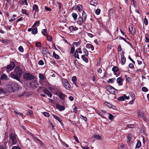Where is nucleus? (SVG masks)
<instances>
[{
	"label": "nucleus",
	"mask_w": 149,
	"mask_h": 149,
	"mask_svg": "<svg viewBox=\"0 0 149 149\" xmlns=\"http://www.w3.org/2000/svg\"><path fill=\"white\" fill-rule=\"evenodd\" d=\"M22 71L18 67H16L13 72H11L9 76L17 81H20Z\"/></svg>",
	"instance_id": "nucleus-1"
},
{
	"label": "nucleus",
	"mask_w": 149,
	"mask_h": 149,
	"mask_svg": "<svg viewBox=\"0 0 149 149\" xmlns=\"http://www.w3.org/2000/svg\"><path fill=\"white\" fill-rule=\"evenodd\" d=\"M34 76L29 73H26L23 75V78L25 80H29L34 79Z\"/></svg>",
	"instance_id": "nucleus-2"
},
{
	"label": "nucleus",
	"mask_w": 149,
	"mask_h": 149,
	"mask_svg": "<svg viewBox=\"0 0 149 149\" xmlns=\"http://www.w3.org/2000/svg\"><path fill=\"white\" fill-rule=\"evenodd\" d=\"M107 91L113 94H116L117 93V90L111 86H108L106 87Z\"/></svg>",
	"instance_id": "nucleus-3"
},
{
	"label": "nucleus",
	"mask_w": 149,
	"mask_h": 149,
	"mask_svg": "<svg viewBox=\"0 0 149 149\" xmlns=\"http://www.w3.org/2000/svg\"><path fill=\"white\" fill-rule=\"evenodd\" d=\"M9 136L12 141L13 144H16L17 141L15 134L13 133H12L10 134Z\"/></svg>",
	"instance_id": "nucleus-4"
},
{
	"label": "nucleus",
	"mask_w": 149,
	"mask_h": 149,
	"mask_svg": "<svg viewBox=\"0 0 149 149\" xmlns=\"http://www.w3.org/2000/svg\"><path fill=\"white\" fill-rule=\"evenodd\" d=\"M62 81L64 87L67 90L69 89L71 87V86L68 82V80L65 79H63Z\"/></svg>",
	"instance_id": "nucleus-5"
},
{
	"label": "nucleus",
	"mask_w": 149,
	"mask_h": 149,
	"mask_svg": "<svg viewBox=\"0 0 149 149\" xmlns=\"http://www.w3.org/2000/svg\"><path fill=\"white\" fill-rule=\"evenodd\" d=\"M15 67L14 62L11 63L9 65H7L6 67L7 72L9 73L10 71L12 70Z\"/></svg>",
	"instance_id": "nucleus-6"
},
{
	"label": "nucleus",
	"mask_w": 149,
	"mask_h": 149,
	"mask_svg": "<svg viewBox=\"0 0 149 149\" xmlns=\"http://www.w3.org/2000/svg\"><path fill=\"white\" fill-rule=\"evenodd\" d=\"M56 95L61 99L64 100L65 95L63 94V93L58 91H57L56 92Z\"/></svg>",
	"instance_id": "nucleus-7"
},
{
	"label": "nucleus",
	"mask_w": 149,
	"mask_h": 149,
	"mask_svg": "<svg viewBox=\"0 0 149 149\" xmlns=\"http://www.w3.org/2000/svg\"><path fill=\"white\" fill-rule=\"evenodd\" d=\"M28 31L29 32L32 31V33L33 34H36L38 32L37 28L35 27L32 28H30L28 29Z\"/></svg>",
	"instance_id": "nucleus-8"
},
{
	"label": "nucleus",
	"mask_w": 149,
	"mask_h": 149,
	"mask_svg": "<svg viewBox=\"0 0 149 149\" xmlns=\"http://www.w3.org/2000/svg\"><path fill=\"white\" fill-rule=\"evenodd\" d=\"M125 99L129 100V96H127L125 94H124L123 96L119 97L118 98V100L119 101H123Z\"/></svg>",
	"instance_id": "nucleus-9"
},
{
	"label": "nucleus",
	"mask_w": 149,
	"mask_h": 149,
	"mask_svg": "<svg viewBox=\"0 0 149 149\" xmlns=\"http://www.w3.org/2000/svg\"><path fill=\"white\" fill-rule=\"evenodd\" d=\"M120 56L121 58V62L123 65L124 64L126 61V58L124 55V52H122V53L120 54Z\"/></svg>",
	"instance_id": "nucleus-10"
},
{
	"label": "nucleus",
	"mask_w": 149,
	"mask_h": 149,
	"mask_svg": "<svg viewBox=\"0 0 149 149\" xmlns=\"http://www.w3.org/2000/svg\"><path fill=\"white\" fill-rule=\"evenodd\" d=\"M123 81V80L121 77L118 78L116 80L117 83L120 86L122 85V82Z\"/></svg>",
	"instance_id": "nucleus-11"
},
{
	"label": "nucleus",
	"mask_w": 149,
	"mask_h": 149,
	"mask_svg": "<svg viewBox=\"0 0 149 149\" xmlns=\"http://www.w3.org/2000/svg\"><path fill=\"white\" fill-rule=\"evenodd\" d=\"M44 92L47 95L50 97H51L52 96V93L47 90L44 89L43 90Z\"/></svg>",
	"instance_id": "nucleus-12"
},
{
	"label": "nucleus",
	"mask_w": 149,
	"mask_h": 149,
	"mask_svg": "<svg viewBox=\"0 0 149 149\" xmlns=\"http://www.w3.org/2000/svg\"><path fill=\"white\" fill-rule=\"evenodd\" d=\"M12 85L13 87V91L15 90L18 91L19 90V86L17 84L14 83H12Z\"/></svg>",
	"instance_id": "nucleus-13"
},
{
	"label": "nucleus",
	"mask_w": 149,
	"mask_h": 149,
	"mask_svg": "<svg viewBox=\"0 0 149 149\" xmlns=\"http://www.w3.org/2000/svg\"><path fill=\"white\" fill-rule=\"evenodd\" d=\"M56 106L57 108L60 111H63L65 109L64 106H61L58 104H57Z\"/></svg>",
	"instance_id": "nucleus-14"
},
{
	"label": "nucleus",
	"mask_w": 149,
	"mask_h": 149,
	"mask_svg": "<svg viewBox=\"0 0 149 149\" xmlns=\"http://www.w3.org/2000/svg\"><path fill=\"white\" fill-rule=\"evenodd\" d=\"M84 20L83 18L81 17L78 18V19L77 23L80 25H81L83 23Z\"/></svg>",
	"instance_id": "nucleus-15"
},
{
	"label": "nucleus",
	"mask_w": 149,
	"mask_h": 149,
	"mask_svg": "<svg viewBox=\"0 0 149 149\" xmlns=\"http://www.w3.org/2000/svg\"><path fill=\"white\" fill-rule=\"evenodd\" d=\"M52 116L56 120L58 121L62 125H63V123L62 122V121L61 120L59 117H58L57 116L55 115L54 114L52 115Z\"/></svg>",
	"instance_id": "nucleus-16"
},
{
	"label": "nucleus",
	"mask_w": 149,
	"mask_h": 149,
	"mask_svg": "<svg viewBox=\"0 0 149 149\" xmlns=\"http://www.w3.org/2000/svg\"><path fill=\"white\" fill-rule=\"evenodd\" d=\"M0 79L1 80H8L9 79L8 76L5 74H3L0 77Z\"/></svg>",
	"instance_id": "nucleus-17"
},
{
	"label": "nucleus",
	"mask_w": 149,
	"mask_h": 149,
	"mask_svg": "<svg viewBox=\"0 0 149 149\" xmlns=\"http://www.w3.org/2000/svg\"><path fill=\"white\" fill-rule=\"evenodd\" d=\"M86 47L89 49H91L92 51H93L94 49V47L90 44H87Z\"/></svg>",
	"instance_id": "nucleus-18"
},
{
	"label": "nucleus",
	"mask_w": 149,
	"mask_h": 149,
	"mask_svg": "<svg viewBox=\"0 0 149 149\" xmlns=\"http://www.w3.org/2000/svg\"><path fill=\"white\" fill-rule=\"evenodd\" d=\"M97 2L96 0H91L90 1V4L93 6H96L97 5Z\"/></svg>",
	"instance_id": "nucleus-19"
},
{
	"label": "nucleus",
	"mask_w": 149,
	"mask_h": 149,
	"mask_svg": "<svg viewBox=\"0 0 149 149\" xmlns=\"http://www.w3.org/2000/svg\"><path fill=\"white\" fill-rule=\"evenodd\" d=\"M33 10L35 12H38L39 11L38 6L37 5L34 4L33 8Z\"/></svg>",
	"instance_id": "nucleus-20"
},
{
	"label": "nucleus",
	"mask_w": 149,
	"mask_h": 149,
	"mask_svg": "<svg viewBox=\"0 0 149 149\" xmlns=\"http://www.w3.org/2000/svg\"><path fill=\"white\" fill-rule=\"evenodd\" d=\"M69 29L70 31H73L77 30L78 28L76 27H74L73 26H71L69 27Z\"/></svg>",
	"instance_id": "nucleus-21"
},
{
	"label": "nucleus",
	"mask_w": 149,
	"mask_h": 149,
	"mask_svg": "<svg viewBox=\"0 0 149 149\" xmlns=\"http://www.w3.org/2000/svg\"><path fill=\"white\" fill-rule=\"evenodd\" d=\"M8 90V91L10 92L11 91H13V86L12 85H12L9 84L7 86Z\"/></svg>",
	"instance_id": "nucleus-22"
},
{
	"label": "nucleus",
	"mask_w": 149,
	"mask_h": 149,
	"mask_svg": "<svg viewBox=\"0 0 149 149\" xmlns=\"http://www.w3.org/2000/svg\"><path fill=\"white\" fill-rule=\"evenodd\" d=\"M93 137L95 139H98V140H101L102 139V136L97 134H94Z\"/></svg>",
	"instance_id": "nucleus-23"
},
{
	"label": "nucleus",
	"mask_w": 149,
	"mask_h": 149,
	"mask_svg": "<svg viewBox=\"0 0 149 149\" xmlns=\"http://www.w3.org/2000/svg\"><path fill=\"white\" fill-rule=\"evenodd\" d=\"M41 33L44 36H46L48 34L47 30L46 29H43Z\"/></svg>",
	"instance_id": "nucleus-24"
},
{
	"label": "nucleus",
	"mask_w": 149,
	"mask_h": 149,
	"mask_svg": "<svg viewBox=\"0 0 149 149\" xmlns=\"http://www.w3.org/2000/svg\"><path fill=\"white\" fill-rule=\"evenodd\" d=\"M129 30L131 33H135V30L133 28L132 25H130L129 26Z\"/></svg>",
	"instance_id": "nucleus-25"
},
{
	"label": "nucleus",
	"mask_w": 149,
	"mask_h": 149,
	"mask_svg": "<svg viewBox=\"0 0 149 149\" xmlns=\"http://www.w3.org/2000/svg\"><path fill=\"white\" fill-rule=\"evenodd\" d=\"M144 116L142 111H139L138 112V116L139 118H141Z\"/></svg>",
	"instance_id": "nucleus-26"
},
{
	"label": "nucleus",
	"mask_w": 149,
	"mask_h": 149,
	"mask_svg": "<svg viewBox=\"0 0 149 149\" xmlns=\"http://www.w3.org/2000/svg\"><path fill=\"white\" fill-rule=\"evenodd\" d=\"M77 9L79 12H81L83 9V6L81 5H78L77 7Z\"/></svg>",
	"instance_id": "nucleus-27"
},
{
	"label": "nucleus",
	"mask_w": 149,
	"mask_h": 149,
	"mask_svg": "<svg viewBox=\"0 0 149 149\" xmlns=\"http://www.w3.org/2000/svg\"><path fill=\"white\" fill-rule=\"evenodd\" d=\"M72 16L74 18V21H76L77 18V15L76 13H72Z\"/></svg>",
	"instance_id": "nucleus-28"
},
{
	"label": "nucleus",
	"mask_w": 149,
	"mask_h": 149,
	"mask_svg": "<svg viewBox=\"0 0 149 149\" xmlns=\"http://www.w3.org/2000/svg\"><path fill=\"white\" fill-rule=\"evenodd\" d=\"M43 53L45 54H49V51L47 49L44 48L43 49Z\"/></svg>",
	"instance_id": "nucleus-29"
},
{
	"label": "nucleus",
	"mask_w": 149,
	"mask_h": 149,
	"mask_svg": "<svg viewBox=\"0 0 149 149\" xmlns=\"http://www.w3.org/2000/svg\"><path fill=\"white\" fill-rule=\"evenodd\" d=\"M141 146V143L140 141H138L136 145V148H139Z\"/></svg>",
	"instance_id": "nucleus-30"
},
{
	"label": "nucleus",
	"mask_w": 149,
	"mask_h": 149,
	"mask_svg": "<svg viewBox=\"0 0 149 149\" xmlns=\"http://www.w3.org/2000/svg\"><path fill=\"white\" fill-rule=\"evenodd\" d=\"M39 78L40 79L43 80H45V77L44 76V75L41 73H39Z\"/></svg>",
	"instance_id": "nucleus-31"
},
{
	"label": "nucleus",
	"mask_w": 149,
	"mask_h": 149,
	"mask_svg": "<svg viewBox=\"0 0 149 149\" xmlns=\"http://www.w3.org/2000/svg\"><path fill=\"white\" fill-rule=\"evenodd\" d=\"M127 142H129L130 141L132 138V135L131 134H129L127 136Z\"/></svg>",
	"instance_id": "nucleus-32"
},
{
	"label": "nucleus",
	"mask_w": 149,
	"mask_h": 149,
	"mask_svg": "<svg viewBox=\"0 0 149 149\" xmlns=\"http://www.w3.org/2000/svg\"><path fill=\"white\" fill-rule=\"evenodd\" d=\"M84 55H82L81 56L82 58L84 61H85L86 63H87L88 61V59L87 58L85 57Z\"/></svg>",
	"instance_id": "nucleus-33"
},
{
	"label": "nucleus",
	"mask_w": 149,
	"mask_h": 149,
	"mask_svg": "<svg viewBox=\"0 0 149 149\" xmlns=\"http://www.w3.org/2000/svg\"><path fill=\"white\" fill-rule=\"evenodd\" d=\"M116 80V79L115 78H113L111 79H109L108 81V83H113L114 81H115Z\"/></svg>",
	"instance_id": "nucleus-34"
},
{
	"label": "nucleus",
	"mask_w": 149,
	"mask_h": 149,
	"mask_svg": "<svg viewBox=\"0 0 149 149\" xmlns=\"http://www.w3.org/2000/svg\"><path fill=\"white\" fill-rule=\"evenodd\" d=\"M129 94L130 97L132 98V100H135V95L132 93H130Z\"/></svg>",
	"instance_id": "nucleus-35"
},
{
	"label": "nucleus",
	"mask_w": 149,
	"mask_h": 149,
	"mask_svg": "<svg viewBox=\"0 0 149 149\" xmlns=\"http://www.w3.org/2000/svg\"><path fill=\"white\" fill-rule=\"evenodd\" d=\"M53 56L54 58H55L56 59H58L59 58V56L56 54V53L54 52H53Z\"/></svg>",
	"instance_id": "nucleus-36"
},
{
	"label": "nucleus",
	"mask_w": 149,
	"mask_h": 149,
	"mask_svg": "<svg viewBox=\"0 0 149 149\" xmlns=\"http://www.w3.org/2000/svg\"><path fill=\"white\" fill-rule=\"evenodd\" d=\"M83 51L85 54L84 55L88 56V54L87 50L86 49L84 48L83 49Z\"/></svg>",
	"instance_id": "nucleus-37"
},
{
	"label": "nucleus",
	"mask_w": 149,
	"mask_h": 149,
	"mask_svg": "<svg viewBox=\"0 0 149 149\" xmlns=\"http://www.w3.org/2000/svg\"><path fill=\"white\" fill-rule=\"evenodd\" d=\"M36 45L37 47L39 48L41 47V44L40 42H37L36 44Z\"/></svg>",
	"instance_id": "nucleus-38"
},
{
	"label": "nucleus",
	"mask_w": 149,
	"mask_h": 149,
	"mask_svg": "<svg viewBox=\"0 0 149 149\" xmlns=\"http://www.w3.org/2000/svg\"><path fill=\"white\" fill-rule=\"evenodd\" d=\"M127 126L128 128H133L135 127L134 125L133 124H128Z\"/></svg>",
	"instance_id": "nucleus-39"
},
{
	"label": "nucleus",
	"mask_w": 149,
	"mask_h": 149,
	"mask_svg": "<svg viewBox=\"0 0 149 149\" xmlns=\"http://www.w3.org/2000/svg\"><path fill=\"white\" fill-rule=\"evenodd\" d=\"M76 80H77V78H76V77L75 76H74L72 78V82L74 83L75 84L76 82Z\"/></svg>",
	"instance_id": "nucleus-40"
},
{
	"label": "nucleus",
	"mask_w": 149,
	"mask_h": 149,
	"mask_svg": "<svg viewBox=\"0 0 149 149\" xmlns=\"http://www.w3.org/2000/svg\"><path fill=\"white\" fill-rule=\"evenodd\" d=\"M100 11L101 10L100 9H97L95 10V13L96 15H99L100 14Z\"/></svg>",
	"instance_id": "nucleus-41"
},
{
	"label": "nucleus",
	"mask_w": 149,
	"mask_h": 149,
	"mask_svg": "<svg viewBox=\"0 0 149 149\" xmlns=\"http://www.w3.org/2000/svg\"><path fill=\"white\" fill-rule=\"evenodd\" d=\"M112 71L114 72H116L118 70V68L116 66H114L112 69Z\"/></svg>",
	"instance_id": "nucleus-42"
},
{
	"label": "nucleus",
	"mask_w": 149,
	"mask_h": 149,
	"mask_svg": "<svg viewBox=\"0 0 149 149\" xmlns=\"http://www.w3.org/2000/svg\"><path fill=\"white\" fill-rule=\"evenodd\" d=\"M73 44L74 45H76L77 47H78L80 45V43L79 42V41L78 42H74Z\"/></svg>",
	"instance_id": "nucleus-43"
},
{
	"label": "nucleus",
	"mask_w": 149,
	"mask_h": 149,
	"mask_svg": "<svg viewBox=\"0 0 149 149\" xmlns=\"http://www.w3.org/2000/svg\"><path fill=\"white\" fill-rule=\"evenodd\" d=\"M74 56L75 57L77 58L78 59H79V56L78 53L76 52H75L74 53Z\"/></svg>",
	"instance_id": "nucleus-44"
},
{
	"label": "nucleus",
	"mask_w": 149,
	"mask_h": 149,
	"mask_svg": "<svg viewBox=\"0 0 149 149\" xmlns=\"http://www.w3.org/2000/svg\"><path fill=\"white\" fill-rule=\"evenodd\" d=\"M47 40H48L49 42H51L52 41V38L49 35V36H47Z\"/></svg>",
	"instance_id": "nucleus-45"
},
{
	"label": "nucleus",
	"mask_w": 149,
	"mask_h": 149,
	"mask_svg": "<svg viewBox=\"0 0 149 149\" xmlns=\"http://www.w3.org/2000/svg\"><path fill=\"white\" fill-rule=\"evenodd\" d=\"M75 52H77L78 53H79L80 54H81L82 53V51L81 50L80 48H78L77 49H76Z\"/></svg>",
	"instance_id": "nucleus-46"
},
{
	"label": "nucleus",
	"mask_w": 149,
	"mask_h": 149,
	"mask_svg": "<svg viewBox=\"0 0 149 149\" xmlns=\"http://www.w3.org/2000/svg\"><path fill=\"white\" fill-rule=\"evenodd\" d=\"M142 90L144 92H147L148 91L147 88L145 87H143L142 88Z\"/></svg>",
	"instance_id": "nucleus-47"
},
{
	"label": "nucleus",
	"mask_w": 149,
	"mask_h": 149,
	"mask_svg": "<svg viewBox=\"0 0 149 149\" xmlns=\"http://www.w3.org/2000/svg\"><path fill=\"white\" fill-rule=\"evenodd\" d=\"M75 51V48L74 47H71L70 52L71 54H73Z\"/></svg>",
	"instance_id": "nucleus-48"
},
{
	"label": "nucleus",
	"mask_w": 149,
	"mask_h": 149,
	"mask_svg": "<svg viewBox=\"0 0 149 149\" xmlns=\"http://www.w3.org/2000/svg\"><path fill=\"white\" fill-rule=\"evenodd\" d=\"M43 115L46 117H49V114L48 113L45 112L43 113Z\"/></svg>",
	"instance_id": "nucleus-49"
},
{
	"label": "nucleus",
	"mask_w": 149,
	"mask_h": 149,
	"mask_svg": "<svg viewBox=\"0 0 149 149\" xmlns=\"http://www.w3.org/2000/svg\"><path fill=\"white\" fill-rule=\"evenodd\" d=\"M19 51L21 52H23V51H24V49L23 48V47H22V46H20V47H19Z\"/></svg>",
	"instance_id": "nucleus-50"
},
{
	"label": "nucleus",
	"mask_w": 149,
	"mask_h": 149,
	"mask_svg": "<svg viewBox=\"0 0 149 149\" xmlns=\"http://www.w3.org/2000/svg\"><path fill=\"white\" fill-rule=\"evenodd\" d=\"M104 104L106 105L109 108H110L111 107V105L107 102H105Z\"/></svg>",
	"instance_id": "nucleus-51"
},
{
	"label": "nucleus",
	"mask_w": 149,
	"mask_h": 149,
	"mask_svg": "<svg viewBox=\"0 0 149 149\" xmlns=\"http://www.w3.org/2000/svg\"><path fill=\"white\" fill-rule=\"evenodd\" d=\"M84 13L85 14V13L84 12V11H83V13H82V18H83V20H84V21H85L86 19V15H85L84 16Z\"/></svg>",
	"instance_id": "nucleus-52"
},
{
	"label": "nucleus",
	"mask_w": 149,
	"mask_h": 149,
	"mask_svg": "<svg viewBox=\"0 0 149 149\" xmlns=\"http://www.w3.org/2000/svg\"><path fill=\"white\" fill-rule=\"evenodd\" d=\"M27 113H28V115H31L32 114L33 112L32 111V110H29L28 111Z\"/></svg>",
	"instance_id": "nucleus-53"
},
{
	"label": "nucleus",
	"mask_w": 149,
	"mask_h": 149,
	"mask_svg": "<svg viewBox=\"0 0 149 149\" xmlns=\"http://www.w3.org/2000/svg\"><path fill=\"white\" fill-rule=\"evenodd\" d=\"M38 63L40 65H42L44 64V63L42 60H40L39 61Z\"/></svg>",
	"instance_id": "nucleus-54"
},
{
	"label": "nucleus",
	"mask_w": 149,
	"mask_h": 149,
	"mask_svg": "<svg viewBox=\"0 0 149 149\" xmlns=\"http://www.w3.org/2000/svg\"><path fill=\"white\" fill-rule=\"evenodd\" d=\"M5 94V91L3 90V88H0V94Z\"/></svg>",
	"instance_id": "nucleus-55"
},
{
	"label": "nucleus",
	"mask_w": 149,
	"mask_h": 149,
	"mask_svg": "<svg viewBox=\"0 0 149 149\" xmlns=\"http://www.w3.org/2000/svg\"><path fill=\"white\" fill-rule=\"evenodd\" d=\"M144 23L146 25L148 24V21L147 19L146 18H145L144 19Z\"/></svg>",
	"instance_id": "nucleus-56"
},
{
	"label": "nucleus",
	"mask_w": 149,
	"mask_h": 149,
	"mask_svg": "<svg viewBox=\"0 0 149 149\" xmlns=\"http://www.w3.org/2000/svg\"><path fill=\"white\" fill-rule=\"evenodd\" d=\"M40 21H36L35 22L34 24H33V26L32 27H33V26H35L37 24H40Z\"/></svg>",
	"instance_id": "nucleus-57"
},
{
	"label": "nucleus",
	"mask_w": 149,
	"mask_h": 149,
	"mask_svg": "<svg viewBox=\"0 0 149 149\" xmlns=\"http://www.w3.org/2000/svg\"><path fill=\"white\" fill-rule=\"evenodd\" d=\"M81 118L85 121H86L87 120V118L86 117L82 115L81 116Z\"/></svg>",
	"instance_id": "nucleus-58"
},
{
	"label": "nucleus",
	"mask_w": 149,
	"mask_h": 149,
	"mask_svg": "<svg viewBox=\"0 0 149 149\" xmlns=\"http://www.w3.org/2000/svg\"><path fill=\"white\" fill-rule=\"evenodd\" d=\"M113 118V116L111 114H110L109 115V118L110 120H112Z\"/></svg>",
	"instance_id": "nucleus-59"
},
{
	"label": "nucleus",
	"mask_w": 149,
	"mask_h": 149,
	"mask_svg": "<svg viewBox=\"0 0 149 149\" xmlns=\"http://www.w3.org/2000/svg\"><path fill=\"white\" fill-rule=\"evenodd\" d=\"M45 9L46 10L48 11H51V9L50 8H48L46 6H45Z\"/></svg>",
	"instance_id": "nucleus-60"
},
{
	"label": "nucleus",
	"mask_w": 149,
	"mask_h": 149,
	"mask_svg": "<svg viewBox=\"0 0 149 149\" xmlns=\"http://www.w3.org/2000/svg\"><path fill=\"white\" fill-rule=\"evenodd\" d=\"M22 12L23 14L27 15V13L26 10H24L22 9Z\"/></svg>",
	"instance_id": "nucleus-61"
},
{
	"label": "nucleus",
	"mask_w": 149,
	"mask_h": 149,
	"mask_svg": "<svg viewBox=\"0 0 149 149\" xmlns=\"http://www.w3.org/2000/svg\"><path fill=\"white\" fill-rule=\"evenodd\" d=\"M74 138L76 141L78 143H79V140H78L77 138L75 136H74Z\"/></svg>",
	"instance_id": "nucleus-62"
},
{
	"label": "nucleus",
	"mask_w": 149,
	"mask_h": 149,
	"mask_svg": "<svg viewBox=\"0 0 149 149\" xmlns=\"http://www.w3.org/2000/svg\"><path fill=\"white\" fill-rule=\"evenodd\" d=\"M12 149H20V148L19 147L14 146L12 147Z\"/></svg>",
	"instance_id": "nucleus-63"
},
{
	"label": "nucleus",
	"mask_w": 149,
	"mask_h": 149,
	"mask_svg": "<svg viewBox=\"0 0 149 149\" xmlns=\"http://www.w3.org/2000/svg\"><path fill=\"white\" fill-rule=\"evenodd\" d=\"M81 146L83 149H90L88 147H87L86 146Z\"/></svg>",
	"instance_id": "nucleus-64"
}]
</instances>
